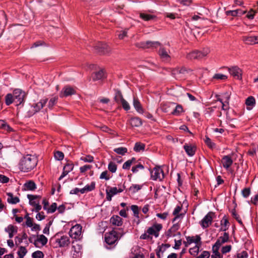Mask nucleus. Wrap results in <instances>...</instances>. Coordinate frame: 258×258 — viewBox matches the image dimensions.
Returning <instances> with one entry per match:
<instances>
[{
    "label": "nucleus",
    "instance_id": "obj_1",
    "mask_svg": "<svg viewBox=\"0 0 258 258\" xmlns=\"http://www.w3.org/2000/svg\"><path fill=\"white\" fill-rule=\"evenodd\" d=\"M37 159L36 157L31 155H27L20 163V169L23 172H29L36 167Z\"/></svg>",
    "mask_w": 258,
    "mask_h": 258
},
{
    "label": "nucleus",
    "instance_id": "obj_2",
    "mask_svg": "<svg viewBox=\"0 0 258 258\" xmlns=\"http://www.w3.org/2000/svg\"><path fill=\"white\" fill-rule=\"evenodd\" d=\"M48 101L47 98L40 99L39 102L31 104L29 109L27 112V116L31 117L37 112L40 111L45 105Z\"/></svg>",
    "mask_w": 258,
    "mask_h": 258
},
{
    "label": "nucleus",
    "instance_id": "obj_3",
    "mask_svg": "<svg viewBox=\"0 0 258 258\" xmlns=\"http://www.w3.org/2000/svg\"><path fill=\"white\" fill-rule=\"evenodd\" d=\"M15 102L17 105H19L23 103L25 101L26 94L20 89H16L13 92Z\"/></svg>",
    "mask_w": 258,
    "mask_h": 258
},
{
    "label": "nucleus",
    "instance_id": "obj_4",
    "mask_svg": "<svg viewBox=\"0 0 258 258\" xmlns=\"http://www.w3.org/2000/svg\"><path fill=\"white\" fill-rule=\"evenodd\" d=\"M210 52L209 48L203 49L202 51L194 50L186 55V58L188 59H200L206 56Z\"/></svg>",
    "mask_w": 258,
    "mask_h": 258
},
{
    "label": "nucleus",
    "instance_id": "obj_5",
    "mask_svg": "<svg viewBox=\"0 0 258 258\" xmlns=\"http://www.w3.org/2000/svg\"><path fill=\"white\" fill-rule=\"evenodd\" d=\"M82 229L81 225L76 224L71 228L69 231L70 236L76 240H80L82 238Z\"/></svg>",
    "mask_w": 258,
    "mask_h": 258
},
{
    "label": "nucleus",
    "instance_id": "obj_6",
    "mask_svg": "<svg viewBox=\"0 0 258 258\" xmlns=\"http://www.w3.org/2000/svg\"><path fill=\"white\" fill-rule=\"evenodd\" d=\"M119 238L118 234L115 230H112L105 234V241L110 245L115 244Z\"/></svg>",
    "mask_w": 258,
    "mask_h": 258
},
{
    "label": "nucleus",
    "instance_id": "obj_7",
    "mask_svg": "<svg viewBox=\"0 0 258 258\" xmlns=\"http://www.w3.org/2000/svg\"><path fill=\"white\" fill-rule=\"evenodd\" d=\"M70 238L68 236L63 235L60 237H56L55 238V247H66L70 244Z\"/></svg>",
    "mask_w": 258,
    "mask_h": 258
},
{
    "label": "nucleus",
    "instance_id": "obj_8",
    "mask_svg": "<svg viewBox=\"0 0 258 258\" xmlns=\"http://www.w3.org/2000/svg\"><path fill=\"white\" fill-rule=\"evenodd\" d=\"M151 178L154 180L161 181L164 177L163 170L160 167H155L150 172Z\"/></svg>",
    "mask_w": 258,
    "mask_h": 258
},
{
    "label": "nucleus",
    "instance_id": "obj_9",
    "mask_svg": "<svg viewBox=\"0 0 258 258\" xmlns=\"http://www.w3.org/2000/svg\"><path fill=\"white\" fill-rule=\"evenodd\" d=\"M94 47L96 52L100 54H105L111 51V49L107 44L101 42H97Z\"/></svg>",
    "mask_w": 258,
    "mask_h": 258
},
{
    "label": "nucleus",
    "instance_id": "obj_10",
    "mask_svg": "<svg viewBox=\"0 0 258 258\" xmlns=\"http://www.w3.org/2000/svg\"><path fill=\"white\" fill-rule=\"evenodd\" d=\"M215 213L212 212H209L201 221L200 224L203 228H206L211 225Z\"/></svg>",
    "mask_w": 258,
    "mask_h": 258
},
{
    "label": "nucleus",
    "instance_id": "obj_11",
    "mask_svg": "<svg viewBox=\"0 0 258 258\" xmlns=\"http://www.w3.org/2000/svg\"><path fill=\"white\" fill-rule=\"evenodd\" d=\"M162 228V224H155L152 226L148 228L147 230V233L150 235H153L155 237H158L159 235V231Z\"/></svg>",
    "mask_w": 258,
    "mask_h": 258
},
{
    "label": "nucleus",
    "instance_id": "obj_12",
    "mask_svg": "<svg viewBox=\"0 0 258 258\" xmlns=\"http://www.w3.org/2000/svg\"><path fill=\"white\" fill-rule=\"evenodd\" d=\"M82 245L77 241L72 242V252L73 257H79L82 254Z\"/></svg>",
    "mask_w": 258,
    "mask_h": 258
},
{
    "label": "nucleus",
    "instance_id": "obj_13",
    "mask_svg": "<svg viewBox=\"0 0 258 258\" xmlns=\"http://www.w3.org/2000/svg\"><path fill=\"white\" fill-rule=\"evenodd\" d=\"M140 46L143 48H156L161 46V43L158 41H147L140 43Z\"/></svg>",
    "mask_w": 258,
    "mask_h": 258
},
{
    "label": "nucleus",
    "instance_id": "obj_14",
    "mask_svg": "<svg viewBox=\"0 0 258 258\" xmlns=\"http://www.w3.org/2000/svg\"><path fill=\"white\" fill-rule=\"evenodd\" d=\"M158 54L161 59L164 61H169L170 60V56L169 54V51L167 50L162 46L160 47Z\"/></svg>",
    "mask_w": 258,
    "mask_h": 258
},
{
    "label": "nucleus",
    "instance_id": "obj_15",
    "mask_svg": "<svg viewBox=\"0 0 258 258\" xmlns=\"http://www.w3.org/2000/svg\"><path fill=\"white\" fill-rule=\"evenodd\" d=\"M230 74L238 80L242 79V70L237 66L232 67L229 69Z\"/></svg>",
    "mask_w": 258,
    "mask_h": 258
},
{
    "label": "nucleus",
    "instance_id": "obj_16",
    "mask_svg": "<svg viewBox=\"0 0 258 258\" xmlns=\"http://www.w3.org/2000/svg\"><path fill=\"white\" fill-rule=\"evenodd\" d=\"M242 40L248 45H254L258 43V36H244Z\"/></svg>",
    "mask_w": 258,
    "mask_h": 258
},
{
    "label": "nucleus",
    "instance_id": "obj_17",
    "mask_svg": "<svg viewBox=\"0 0 258 258\" xmlns=\"http://www.w3.org/2000/svg\"><path fill=\"white\" fill-rule=\"evenodd\" d=\"M76 93L75 90L70 86L64 87L60 93V97H68Z\"/></svg>",
    "mask_w": 258,
    "mask_h": 258
},
{
    "label": "nucleus",
    "instance_id": "obj_18",
    "mask_svg": "<svg viewBox=\"0 0 258 258\" xmlns=\"http://www.w3.org/2000/svg\"><path fill=\"white\" fill-rule=\"evenodd\" d=\"M183 148L186 153L190 157L193 156L195 154L197 149L196 146L188 144H185L183 146Z\"/></svg>",
    "mask_w": 258,
    "mask_h": 258
},
{
    "label": "nucleus",
    "instance_id": "obj_19",
    "mask_svg": "<svg viewBox=\"0 0 258 258\" xmlns=\"http://www.w3.org/2000/svg\"><path fill=\"white\" fill-rule=\"evenodd\" d=\"M229 240V233L225 232L223 234V235L219 237L214 244L217 245L218 246L220 247L221 246V245L228 242Z\"/></svg>",
    "mask_w": 258,
    "mask_h": 258
},
{
    "label": "nucleus",
    "instance_id": "obj_20",
    "mask_svg": "<svg viewBox=\"0 0 258 258\" xmlns=\"http://www.w3.org/2000/svg\"><path fill=\"white\" fill-rule=\"evenodd\" d=\"M221 162L224 168L228 169L232 164L233 160L230 156L227 155L223 157Z\"/></svg>",
    "mask_w": 258,
    "mask_h": 258
},
{
    "label": "nucleus",
    "instance_id": "obj_21",
    "mask_svg": "<svg viewBox=\"0 0 258 258\" xmlns=\"http://www.w3.org/2000/svg\"><path fill=\"white\" fill-rule=\"evenodd\" d=\"M110 222L113 225L117 226H120L123 223L122 218L117 215L113 216L110 218Z\"/></svg>",
    "mask_w": 258,
    "mask_h": 258
},
{
    "label": "nucleus",
    "instance_id": "obj_22",
    "mask_svg": "<svg viewBox=\"0 0 258 258\" xmlns=\"http://www.w3.org/2000/svg\"><path fill=\"white\" fill-rule=\"evenodd\" d=\"M128 122L130 124L132 127H139L142 124L141 119L138 117H134L131 118L129 120Z\"/></svg>",
    "mask_w": 258,
    "mask_h": 258
},
{
    "label": "nucleus",
    "instance_id": "obj_23",
    "mask_svg": "<svg viewBox=\"0 0 258 258\" xmlns=\"http://www.w3.org/2000/svg\"><path fill=\"white\" fill-rule=\"evenodd\" d=\"M41 197L40 196L28 195L27 198L29 200V204L34 207L36 205L37 203H39V201L37 200V199H40Z\"/></svg>",
    "mask_w": 258,
    "mask_h": 258
},
{
    "label": "nucleus",
    "instance_id": "obj_24",
    "mask_svg": "<svg viewBox=\"0 0 258 258\" xmlns=\"http://www.w3.org/2000/svg\"><path fill=\"white\" fill-rule=\"evenodd\" d=\"M25 190H34L36 189V185L32 180L27 181L23 185Z\"/></svg>",
    "mask_w": 258,
    "mask_h": 258
},
{
    "label": "nucleus",
    "instance_id": "obj_25",
    "mask_svg": "<svg viewBox=\"0 0 258 258\" xmlns=\"http://www.w3.org/2000/svg\"><path fill=\"white\" fill-rule=\"evenodd\" d=\"M6 231L9 233V236L12 238L14 234L17 232V227L12 225H9L5 229Z\"/></svg>",
    "mask_w": 258,
    "mask_h": 258
},
{
    "label": "nucleus",
    "instance_id": "obj_26",
    "mask_svg": "<svg viewBox=\"0 0 258 258\" xmlns=\"http://www.w3.org/2000/svg\"><path fill=\"white\" fill-rule=\"evenodd\" d=\"M180 227L178 224L176 223L173 225V226L168 230L167 232V236L168 237H171L175 236L174 233L177 231Z\"/></svg>",
    "mask_w": 258,
    "mask_h": 258
},
{
    "label": "nucleus",
    "instance_id": "obj_27",
    "mask_svg": "<svg viewBox=\"0 0 258 258\" xmlns=\"http://www.w3.org/2000/svg\"><path fill=\"white\" fill-rule=\"evenodd\" d=\"M255 104V100L252 96L248 97L245 100V104L247 106V109L250 110L254 106Z\"/></svg>",
    "mask_w": 258,
    "mask_h": 258
},
{
    "label": "nucleus",
    "instance_id": "obj_28",
    "mask_svg": "<svg viewBox=\"0 0 258 258\" xmlns=\"http://www.w3.org/2000/svg\"><path fill=\"white\" fill-rule=\"evenodd\" d=\"M133 105L138 112L140 113H143L144 112L143 108L137 98H134Z\"/></svg>",
    "mask_w": 258,
    "mask_h": 258
},
{
    "label": "nucleus",
    "instance_id": "obj_29",
    "mask_svg": "<svg viewBox=\"0 0 258 258\" xmlns=\"http://www.w3.org/2000/svg\"><path fill=\"white\" fill-rule=\"evenodd\" d=\"M8 196L7 201L11 204H16L20 202V199L17 197H14L13 194L11 192L7 193Z\"/></svg>",
    "mask_w": 258,
    "mask_h": 258
},
{
    "label": "nucleus",
    "instance_id": "obj_30",
    "mask_svg": "<svg viewBox=\"0 0 258 258\" xmlns=\"http://www.w3.org/2000/svg\"><path fill=\"white\" fill-rule=\"evenodd\" d=\"M229 223L226 216H224L221 221L220 231H226L229 227Z\"/></svg>",
    "mask_w": 258,
    "mask_h": 258
},
{
    "label": "nucleus",
    "instance_id": "obj_31",
    "mask_svg": "<svg viewBox=\"0 0 258 258\" xmlns=\"http://www.w3.org/2000/svg\"><path fill=\"white\" fill-rule=\"evenodd\" d=\"M226 95V100L224 102H223L221 99L218 100L222 104V109L223 110H227L229 109V100L230 99V95L227 93Z\"/></svg>",
    "mask_w": 258,
    "mask_h": 258
},
{
    "label": "nucleus",
    "instance_id": "obj_32",
    "mask_svg": "<svg viewBox=\"0 0 258 258\" xmlns=\"http://www.w3.org/2000/svg\"><path fill=\"white\" fill-rule=\"evenodd\" d=\"M182 209L181 206H177L173 212V215L175 216V217L172 220V222H174L175 220L179 218L182 216V214H179Z\"/></svg>",
    "mask_w": 258,
    "mask_h": 258
},
{
    "label": "nucleus",
    "instance_id": "obj_33",
    "mask_svg": "<svg viewBox=\"0 0 258 258\" xmlns=\"http://www.w3.org/2000/svg\"><path fill=\"white\" fill-rule=\"evenodd\" d=\"M219 246H218L215 244H214L213 246V254L211 255L212 258H222V255H221L220 252H219Z\"/></svg>",
    "mask_w": 258,
    "mask_h": 258
},
{
    "label": "nucleus",
    "instance_id": "obj_34",
    "mask_svg": "<svg viewBox=\"0 0 258 258\" xmlns=\"http://www.w3.org/2000/svg\"><path fill=\"white\" fill-rule=\"evenodd\" d=\"M187 242L189 243L190 244L192 243H195L198 244L200 242L201 237L199 235H196V236H187L186 237Z\"/></svg>",
    "mask_w": 258,
    "mask_h": 258
},
{
    "label": "nucleus",
    "instance_id": "obj_35",
    "mask_svg": "<svg viewBox=\"0 0 258 258\" xmlns=\"http://www.w3.org/2000/svg\"><path fill=\"white\" fill-rule=\"evenodd\" d=\"M131 209L134 213V216L138 219L137 224H139L140 223V220L139 219V211L140 208L137 205H132Z\"/></svg>",
    "mask_w": 258,
    "mask_h": 258
},
{
    "label": "nucleus",
    "instance_id": "obj_36",
    "mask_svg": "<svg viewBox=\"0 0 258 258\" xmlns=\"http://www.w3.org/2000/svg\"><path fill=\"white\" fill-rule=\"evenodd\" d=\"M143 187L142 185L133 184L128 189V190L132 194H135Z\"/></svg>",
    "mask_w": 258,
    "mask_h": 258
},
{
    "label": "nucleus",
    "instance_id": "obj_37",
    "mask_svg": "<svg viewBox=\"0 0 258 258\" xmlns=\"http://www.w3.org/2000/svg\"><path fill=\"white\" fill-rule=\"evenodd\" d=\"M47 238L44 235L41 234L38 236L37 239L35 241L34 244L36 245L38 242H40L43 246L47 243Z\"/></svg>",
    "mask_w": 258,
    "mask_h": 258
},
{
    "label": "nucleus",
    "instance_id": "obj_38",
    "mask_svg": "<svg viewBox=\"0 0 258 258\" xmlns=\"http://www.w3.org/2000/svg\"><path fill=\"white\" fill-rule=\"evenodd\" d=\"M125 186L123 185L121 187L117 188L116 187H111L108 189V192L111 194L112 195H115L117 193L121 192L123 191L125 188Z\"/></svg>",
    "mask_w": 258,
    "mask_h": 258
},
{
    "label": "nucleus",
    "instance_id": "obj_39",
    "mask_svg": "<svg viewBox=\"0 0 258 258\" xmlns=\"http://www.w3.org/2000/svg\"><path fill=\"white\" fill-rule=\"evenodd\" d=\"M13 102H15V100L13 94L8 93L5 97V103L7 105H10Z\"/></svg>",
    "mask_w": 258,
    "mask_h": 258
},
{
    "label": "nucleus",
    "instance_id": "obj_40",
    "mask_svg": "<svg viewBox=\"0 0 258 258\" xmlns=\"http://www.w3.org/2000/svg\"><path fill=\"white\" fill-rule=\"evenodd\" d=\"M114 99L115 101L118 104H120V102L124 99L120 91L117 90L116 91Z\"/></svg>",
    "mask_w": 258,
    "mask_h": 258
},
{
    "label": "nucleus",
    "instance_id": "obj_41",
    "mask_svg": "<svg viewBox=\"0 0 258 258\" xmlns=\"http://www.w3.org/2000/svg\"><path fill=\"white\" fill-rule=\"evenodd\" d=\"M140 17L144 21H147L154 19L155 18V16L153 15L141 13L140 14Z\"/></svg>",
    "mask_w": 258,
    "mask_h": 258
},
{
    "label": "nucleus",
    "instance_id": "obj_42",
    "mask_svg": "<svg viewBox=\"0 0 258 258\" xmlns=\"http://www.w3.org/2000/svg\"><path fill=\"white\" fill-rule=\"evenodd\" d=\"M0 28H3L7 23L6 15L4 12H2L0 13Z\"/></svg>",
    "mask_w": 258,
    "mask_h": 258
},
{
    "label": "nucleus",
    "instance_id": "obj_43",
    "mask_svg": "<svg viewBox=\"0 0 258 258\" xmlns=\"http://www.w3.org/2000/svg\"><path fill=\"white\" fill-rule=\"evenodd\" d=\"M58 100V97L54 96L51 98L48 101L47 107L49 109H52L53 106L57 103Z\"/></svg>",
    "mask_w": 258,
    "mask_h": 258
},
{
    "label": "nucleus",
    "instance_id": "obj_44",
    "mask_svg": "<svg viewBox=\"0 0 258 258\" xmlns=\"http://www.w3.org/2000/svg\"><path fill=\"white\" fill-rule=\"evenodd\" d=\"M201 245V243H199L198 244H197L195 246L192 248H190L189 249V252L190 254L196 256L198 255L199 250H200V246Z\"/></svg>",
    "mask_w": 258,
    "mask_h": 258
},
{
    "label": "nucleus",
    "instance_id": "obj_45",
    "mask_svg": "<svg viewBox=\"0 0 258 258\" xmlns=\"http://www.w3.org/2000/svg\"><path fill=\"white\" fill-rule=\"evenodd\" d=\"M104 76V72L102 70L95 73L92 75V79L94 81L100 80L103 78Z\"/></svg>",
    "mask_w": 258,
    "mask_h": 258
},
{
    "label": "nucleus",
    "instance_id": "obj_46",
    "mask_svg": "<svg viewBox=\"0 0 258 258\" xmlns=\"http://www.w3.org/2000/svg\"><path fill=\"white\" fill-rule=\"evenodd\" d=\"M145 145L140 142H137L135 144L134 150L136 152H139L141 151H144L145 150Z\"/></svg>",
    "mask_w": 258,
    "mask_h": 258
},
{
    "label": "nucleus",
    "instance_id": "obj_47",
    "mask_svg": "<svg viewBox=\"0 0 258 258\" xmlns=\"http://www.w3.org/2000/svg\"><path fill=\"white\" fill-rule=\"evenodd\" d=\"M27 250L24 246H20L17 252L19 258H24V256L26 254Z\"/></svg>",
    "mask_w": 258,
    "mask_h": 258
},
{
    "label": "nucleus",
    "instance_id": "obj_48",
    "mask_svg": "<svg viewBox=\"0 0 258 258\" xmlns=\"http://www.w3.org/2000/svg\"><path fill=\"white\" fill-rule=\"evenodd\" d=\"M108 169L112 173H115L117 170L116 164L112 161H110L108 165Z\"/></svg>",
    "mask_w": 258,
    "mask_h": 258
},
{
    "label": "nucleus",
    "instance_id": "obj_49",
    "mask_svg": "<svg viewBox=\"0 0 258 258\" xmlns=\"http://www.w3.org/2000/svg\"><path fill=\"white\" fill-rule=\"evenodd\" d=\"M177 71L179 74L186 75L191 73L192 70L189 68L182 67L181 68H178L177 69Z\"/></svg>",
    "mask_w": 258,
    "mask_h": 258
},
{
    "label": "nucleus",
    "instance_id": "obj_50",
    "mask_svg": "<svg viewBox=\"0 0 258 258\" xmlns=\"http://www.w3.org/2000/svg\"><path fill=\"white\" fill-rule=\"evenodd\" d=\"M113 151L118 154L123 155L127 152V149L125 147H119L115 148Z\"/></svg>",
    "mask_w": 258,
    "mask_h": 258
},
{
    "label": "nucleus",
    "instance_id": "obj_51",
    "mask_svg": "<svg viewBox=\"0 0 258 258\" xmlns=\"http://www.w3.org/2000/svg\"><path fill=\"white\" fill-rule=\"evenodd\" d=\"M183 111V108L181 105H177L172 112V114L175 115H179Z\"/></svg>",
    "mask_w": 258,
    "mask_h": 258
},
{
    "label": "nucleus",
    "instance_id": "obj_52",
    "mask_svg": "<svg viewBox=\"0 0 258 258\" xmlns=\"http://www.w3.org/2000/svg\"><path fill=\"white\" fill-rule=\"evenodd\" d=\"M136 160L135 158L126 161L122 165V168L124 169H129L133 162Z\"/></svg>",
    "mask_w": 258,
    "mask_h": 258
},
{
    "label": "nucleus",
    "instance_id": "obj_53",
    "mask_svg": "<svg viewBox=\"0 0 258 258\" xmlns=\"http://www.w3.org/2000/svg\"><path fill=\"white\" fill-rule=\"evenodd\" d=\"M232 216L237 220V221L241 225H242V220L239 215L237 213L235 209H233L231 211Z\"/></svg>",
    "mask_w": 258,
    "mask_h": 258
},
{
    "label": "nucleus",
    "instance_id": "obj_54",
    "mask_svg": "<svg viewBox=\"0 0 258 258\" xmlns=\"http://www.w3.org/2000/svg\"><path fill=\"white\" fill-rule=\"evenodd\" d=\"M57 209V204L55 203H52L49 207L46 210L48 213H53Z\"/></svg>",
    "mask_w": 258,
    "mask_h": 258
},
{
    "label": "nucleus",
    "instance_id": "obj_55",
    "mask_svg": "<svg viewBox=\"0 0 258 258\" xmlns=\"http://www.w3.org/2000/svg\"><path fill=\"white\" fill-rule=\"evenodd\" d=\"M227 79V76L222 74H215L213 77V79L215 80H226Z\"/></svg>",
    "mask_w": 258,
    "mask_h": 258
},
{
    "label": "nucleus",
    "instance_id": "obj_56",
    "mask_svg": "<svg viewBox=\"0 0 258 258\" xmlns=\"http://www.w3.org/2000/svg\"><path fill=\"white\" fill-rule=\"evenodd\" d=\"M54 156L55 159L61 161L64 158V154L61 151H56L54 153Z\"/></svg>",
    "mask_w": 258,
    "mask_h": 258
},
{
    "label": "nucleus",
    "instance_id": "obj_57",
    "mask_svg": "<svg viewBox=\"0 0 258 258\" xmlns=\"http://www.w3.org/2000/svg\"><path fill=\"white\" fill-rule=\"evenodd\" d=\"M205 142L207 145L211 149L215 148L216 146L215 144L212 142L211 140L208 137H206Z\"/></svg>",
    "mask_w": 258,
    "mask_h": 258
},
{
    "label": "nucleus",
    "instance_id": "obj_58",
    "mask_svg": "<svg viewBox=\"0 0 258 258\" xmlns=\"http://www.w3.org/2000/svg\"><path fill=\"white\" fill-rule=\"evenodd\" d=\"M100 178L104 179L106 180H108L110 178V176L108 171L105 170L101 173L100 175Z\"/></svg>",
    "mask_w": 258,
    "mask_h": 258
},
{
    "label": "nucleus",
    "instance_id": "obj_59",
    "mask_svg": "<svg viewBox=\"0 0 258 258\" xmlns=\"http://www.w3.org/2000/svg\"><path fill=\"white\" fill-rule=\"evenodd\" d=\"M81 160L85 162L91 163L93 161L94 158L91 155H87L85 157H82L81 158Z\"/></svg>",
    "mask_w": 258,
    "mask_h": 258
},
{
    "label": "nucleus",
    "instance_id": "obj_60",
    "mask_svg": "<svg viewBox=\"0 0 258 258\" xmlns=\"http://www.w3.org/2000/svg\"><path fill=\"white\" fill-rule=\"evenodd\" d=\"M170 247V244H162L161 245H159L158 247V248L159 249V251H161V253H163L167 248Z\"/></svg>",
    "mask_w": 258,
    "mask_h": 258
},
{
    "label": "nucleus",
    "instance_id": "obj_61",
    "mask_svg": "<svg viewBox=\"0 0 258 258\" xmlns=\"http://www.w3.org/2000/svg\"><path fill=\"white\" fill-rule=\"evenodd\" d=\"M44 254L43 253L39 250H37L35 251L32 253V257L33 258H43Z\"/></svg>",
    "mask_w": 258,
    "mask_h": 258
},
{
    "label": "nucleus",
    "instance_id": "obj_62",
    "mask_svg": "<svg viewBox=\"0 0 258 258\" xmlns=\"http://www.w3.org/2000/svg\"><path fill=\"white\" fill-rule=\"evenodd\" d=\"M84 187L87 192L91 191L95 189V183L94 182H92L90 185L87 184Z\"/></svg>",
    "mask_w": 258,
    "mask_h": 258
},
{
    "label": "nucleus",
    "instance_id": "obj_63",
    "mask_svg": "<svg viewBox=\"0 0 258 258\" xmlns=\"http://www.w3.org/2000/svg\"><path fill=\"white\" fill-rule=\"evenodd\" d=\"M250 194V189L249 187L244 188L242 190V196L247 198Z\"/></svg>",
    "mask_w": 258,
    "mask_h": 258
},
{
    "label": "nucleus",
    "instance_id": "obj_64",
    "mask_svg": "<svg viewBox=\"0 0 258 258\" xmlns=\"http://www.w3.org/2000/svg\"><path fill=\"white\" fill-rule=\"evenodd\" d=\"M123 107V108L126 110L128 111L130 109V106L128 103L124 99L120 103Z\"/></svg>",
    "mask_w": 258,
    "mask_h": 258
}]
</instances>
